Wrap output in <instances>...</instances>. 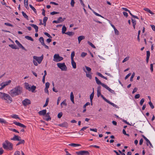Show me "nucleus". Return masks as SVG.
Returning <instances> with one entry per match:
<instances>
[{
    "mask_svg": "<svg viewBox=\"0 0 155 155\" xmlns=\"http://www.w3.org/2000/svg\"><path fill=\"white\" fill-rule=\"evenodd\" d=\"M22 87L18 86L10 91V94L12 97H14L21 94L22 92Z\"/></svg>",
    "mask_w": 155,
    "mask_h": 155,
    "instance_id": "f257e3e1",
    "label": "nucleus"
},
{
    "mask_svg": "<svg viewBox=\"0 0 155 155\" xmlns=\"http://www.w3.org/2000/svg\"><path fill=\"white\" fill-rule=\"evenodd\" d=\"M0 98L5 101L8 104L11 103L12 101V99L8 94L2 92H0Z\"/></svg>",
    "mask_w": 155,
    "mask_h": 155,
    "instance_id": "f03ea898",
    "label": "nucleus"
},
{
    "mask_svg": "<svg viewBox=\"0 0 155 155\" xmlns=\"http://www.w3.org/2000/svg\"><path fill=\"white\" fill-rule=\"evenodd\" d=\"M2 146L3 148L6 150L8 149L9 150H11L13 149L12 143L7 140L5 141L2 144Z\"/></svg>",
    "mask_w": 155,
    "mask_h": 155,
    "instance_id": "7ed1b4c3",
    "label": "nucleus"
},
{
    "mask_svg": "<svg viewBox=\"0 0 155 155\" xmlns=\"http://www.w3.org/2000/svg\"><path fill=\"white\" fill-rule=\"evenodd\" d=\"M11 140L14 141H18L19 142L16 145L17 146H18L21 144H24L25 143V141L24 140H21L20 137L14 135V136L11 139Z\"/></svg>",
    "mask_w": 155,
    "mask_h": 155,
    "instance_id": "20e7f679",
    "label": "nucleus"
},
{
    "mask_svg": "<svg viewBox=\"0 0 155 155\" xmlns=\"http://www.w3.org/2000/svg\"><path fill=\"white\" fill-rule=\"evenodd\" d=\"M63 58L62 57L59 56L58 54H55L54 56L53 61L56 62L60 61L63 60Z\"/></svg>",
    "mask_w": 155,
    "mask_h": 155,
    "instance_id": "39448f33",
    "label": "nucleus"
},
{
    "mask_svg": "<svg viewBox=\"0 0 155 155\" xmlns=\"http://www.w3.org/2000/svg\"><path fill=\"white\" fill-rule=\"evenodd\" d=\"M57 65L58 67L61 69L62 71H66L67 70V67L64 63H58Z\"/></svg>",
    "mask_w": 155,
    "mask_h": 155,
    "instance_id": "423d86ee",
    "label": "nucleus"
},
{
    "mask_svg": "<svg viewBox=\"0 0 155 155\" xmlns=\"http://www.w3.org/2000/svg\"><path fill=\"white\" fill-rule=\"evenodd\" d=\"M44 58L43 55L42 54L41 57H37L34 56L33 58L38 62V64H40Z\"/></svg>",
    "mask_w": 155,
    "mask_h": 155,
    "instance_id": "0eeeda50",
    "label": "nucleus"
},
{
    "mask_svg": "<svg viewBox=\"0 0 155 155\" xmlns=\"http://www.w3.org/2000/svg\"><path fill=\"white\" fill-rule=\"evenodd\" d=\"M22 103L24 106L26 107L30 104L31 103V101L29 99L26 98L22 101Z\"/></svg>",
    "mask_w": 155,
    "mask_h": 155,
    "instance_id": "6e6552de",
    "label": "nucleus"
},
{
    "mask_svg": "<svg viewBox=\"0 0 155 155\" xmlns=\"http://www.w3.org/2000/svg\"><path fill=\"white\" fill-rule=\"evenodd\" d=\"M77 155H84V154L89 155V153L87 151H80L76 152Z\"/></svg>",
    "mask_w": 155,
    "mask_h": 155,
    "instance_id": "1a4fd4ad",
    "label": "nucleus"
},
{
    "mask_svg": "<svg viewBox=\"0 0 155 155\" xmlns=\"http://www.w3.org/2000/svg\"><path fill=\"white\" fill-rule=\"evenodd\" d=\"M49 114V113H48L45 115L43 117L44 119L47 121L51 120V118L50 117Z\"/></svg>",
    "mask_w": 155,
    "mask_h": 155,
    "instance_id": "9d476101",
    "label": "nucleus"
},
{
    "mask_svg": "<svg viewBox=\"0 0 155 155\" xmlns=\"http://www.w3.org/2000/svg\"><path fill=\"white\" fill-rule=\"evenodd\" d=\"M101 97L107 102L109 104L111 105L113 107L114 106V104L113 103L110 102L109 101H108V100H107V99H106L103 95H101Z\"/></svg>",
    "mask_w": 155,
    "mask_h": 155,
    "instance_id": "9b49d317",
    "label": "nucleus"
},
{
    "mask_svg": "<svg viewBox=\"0 0 155 155\" xmlns=\"http://www.w3.org/2000/svg\"><path fill=\"white\" fill-rule=\"evenodd\" d=\"M13 123L17 126H18L20 127H22L23 128H25L26 127L25 125H24V124H23L19 122H18L15 121V122H14Z\"/></svg>",
    "mask_w": 155,
    "mask_h": 155,
    "instance_id": "f8f14e48",
    "label": "nucleus"
},
{
    "mask_svg": "<svg viewBox=\"0 0 155 155\" xmlns=\"http://www.w3.org/2000/svg\"><path fill=\"white\" fill-rule=\"evenodd\" d=\"M84 71L86 73V76L87 78H89L90 79H91L92 78L91 74V72H88L87 73V71L85 70L83 68Z\"/></svg>",
    "mask_w": 155,
    "mask_h": 155,
    "instance_id": "ddd939ff",
    "label": "nucleus"
},
{
    "mask_svg": "<svg viewBox=\"0 0 155 155\" xmlns=\"http://www.w3.org/2000/svg\"><path fill=\"white\" fill-rule=\"evenodd\" d=\"M58 125L61 127H67L68 126V124L66 122H64L61 124H60Z\"/></svg>",
    "mask_w": 155,
    "mask_h": 155,
    "instance_id": "4468645a",
    "label": "nucleus"
},
{
    "mask_svg": "<svg viewBox=\"0 0 155 155\" xmlns=\"http://www.w3.org/2000/svg\"><path fill=\"white\" fill-rule=\"evenodd\" d=\"M94 95V88H93V92L90 95V99L91 105H92V99Z\"/></svg>",
    "mask_w": 155,
    "mask_h": 155,
    "instance_id": "2eb2a0df",
    "label": "nucleus"
},
{
    "mask_svg": "<svg viewBox=\"0 0 155 155\" xmlns=\"http://www.w3.org/2000/svg\"><path fill=\"white\" fill-rule=\"evenodd\" d=\"M142 137L146 140L147 143H148L149 144L150 146L152 147H153V146L150 143V141L144 135H142Z\"/></svg>",
    "mask_w": 155,
    "mask_h": 155,
    "instance_id": "dca6fc26",
    "label": "nucleus"
},
{
    "mask_svg": "<svg viewBox=\"0 0 155 155\" xmlns=\"http://www.w3.org/2000/svg\"><path fill=\"white\" fill-rule=\"evenodd\" d=\"M38 114L40 115L44 116L46 114V110L45 109L40 111L38 112Z\"/></svg>",
    "mask_w": 155,
    "mask_h": 155,
    "instance_id": "f3484780",
    "label": "nucleus"
},
{
    "mask_svg": "<svg viewBox=\"0 0 155 155\" xmlns=\"http://www.w3.org/2000/svg\"><path fill=\"white\" fill-rule=\"evenodd\" d=\"M25 87L29 91H30V86L29 85L28 83L25 82L24 83Z\"/></svg>",
    "mask_w": 155,
    "mask_h": 155,
    "instance_id": "a211bd4d",
    "label": "nucleus"
},
{
    "mask_svg": "<svg viewBox=\"0 0 155 155\" xmlns=\"http://www.w3.org/2000/svg\"><path fill=\"white\" fill-rule=\"evenodd\" d=\"M11 81L10 80H9L8 81H6L5 82H3V83H2V85H3V86L5 87L6 86L9 84L11 83Z\"/></svg>",
    "mask_w": 155,
    "mask_h": 155,
    "instance_id": "6ab92c4d",
    "label": "nucleus"
},
{
    "mask_svg": "<svg viewBox=\"0 0 155 155\" xmlns=\"http://www.w3.org/2000/svg\"><path fill=\"white\" fill-rule=\"evenodd\" d=\"M30 25L35 29L36 32H37L38 31V27L37 26L34 24H30Z\"/></svg>",
    "mask_w": 155,
    "mask_h": 155,
    "instance_id": "aec40b11",
    "label": "nucleus"
},
{
    "mask_svg": "<svg viewBox=\"0 0 155 155\" xmlns=\"http://www.w3.org/2000/svg\"><path fill=\"white\" fill-rule=\"evenodd\" d=\"M150 52L149 51H147L146 62L148 63L149 61V58L150 56Z\"/></svg>",
    "mask_w": 155,
    "mask_h": 155,
    "instance_id": "412c9836",
    "label": "nucleus"
},
{
    "mask_svg": "<svg viewBox=\"0 0 155 155\" xmlns=\"http://www.w3.org/2000/svg\"><path fill=\"white\" fill-rule=\"evenodd\" d=\"M85 37L84 36H80L78 37V43H80L81 41L85 39Z\"/></svg>",
    "mask_w": 155,
    "mask_h": 155,
    "instance_id": "4be33fe9",
    "label": "nucleus"
},
{
    "mask_svg": "<svg viewBox=\"0 0 155 155\" xmlns=\"http://www.w3.org/2000/svg\"><path fill=\"white\" fill-rule=\"evenodd\" d=\"M71 64L73 68L75 69L76 68V63L74 62V60H71Z\"/></svg>",
    "mask_w": 155,
    "mask_h": 155,
    "instance_id": "5701e85b",
    "label": "nucleus"
},
{
    "mask_svg": "<svg viewBox=\"0 0 155 155\" xmlns=\"http://www.w3.org/2000/svg\"><path fill=\"white\" fill-rule=\"evenodd\" d=\"M70 98H71V101L73 102V103H74V96L73 93L72 92H71V93Z\"/></svg>",
    "mask_w": 155,
    "mask_h": 155,
    "instance_id": "b1692460",
    "label": "nucleus"
},
{
    "mask_svg": "<svg viewBox=\"0 0 155 155\" xmlns=\"http://www.w3.org/2000/svg\"><path fill=\"white\" fill-rule=\"evenodd\" d=\"M69 146L73 147H77L78 146H81V145L79 144H76L74 143H71L69 144Z\"/></svg>",
    "mask_w": 155,
    "mask_h": 155,
    "instance_id": "393cba45",
    "label": "nucleus"
},
{
    "mask_svg": "<svg viewBox=\"0 0 155 155\" xmlns=\"http://www.w3.org/2000/svg\"><path fill=\"white\" fill-rule=\"evenodd\" d=\"M66 100H64L62 102L61 104V108H63V105L66 106L67 105V104L66 102Z\"/></svg>",
    "mask_w": 155,
    "mask_h": 155,
    "instance_id": "a878e982",
    "label": "nucleus"
},
{
    "mask_svg": "<svg viewBox=\"0 0 155 155\" xmlns=\"http://www.w3.org/2000/svg\"><path fill=\"white\" fill-rule=\"evenodd\" d=\"M95 79L96 82L97 84L101 85L102 83L101 82V81L98 79V78L97 77H95Z\"/></svg>",
    "mask_w": 155,
    "mask_h": 155,
    "instance_id": "bb28decb",
    "label": "nucleus"
},
{
    "mask_svg": "<svg viewBox=\"0 0 155 155\" xmlns=\"http://www.w3.org/2000/svg\"><path fill=\"white\" fill-rule=\"evenodd\" d=\"M143 10L145 11H147V12L149 13L152 15H153L154 14L151 12L150 9L148 8H143Z\"/></svg>",
    "mask_w": 155,
    "mask_h": 155,
    "instance_id": "cd10ccee",
    "label": "nucleus"
},
{
    "mask_svg": "<svg viewBox=\"0 0 155 155\" xmlns=\"http://www.w3.org/2000/svg\"><path fill=\"white\" fill-rule=\"evenodd\" d=\"M132 22L133 23V27H134V29H135V25H136V21L134 19H133V18L131 19Z\"/></svg>",
    "mask_w": 155,
    "mask_h": 155,
    "instance_id": "c85d7f7f",
    "label": "nucleus"
},
{
    "mask_svg": "<svg viewBox=\"0 0 155 155\" xmlns=\"http://www.w3.org/2000/svg\"><path fill=\"white\" fill-rule=\"evenodd\" d=\"M39 41L41 42V44L42 45V44H44L45 43H44V38L42 37H41L39 38Z\"/></svg>",
    "mask_w": 155,
    "mask_h": 155,
    "instance_id": "c756f323",
    "label": "nucleus"
},
{
    "mask_svg": "<svg viewBox=\"0 0 155 155\" xmlns=\"http://www.w3.org/2000/svg\"><path fill=\"white\" fill-rule=\"evenodd\" d=\"M25 38L29 40H30L31 41H34L33 39L31 37L29 36H26L25 37Z\"/></svg>",
    "mask_w": 155,
    "mask_h": 155,
    "instance_id": "7c9ffc66",
    "label": "nucleus"
},
{
    "mask_svg": "<svg viewBox=\"0 0 155 155\" xmlns=\"http://www.w3.org/2000/svg\"><path fill=\"white\" fill-rule=\"evenodd\" d=\"M66 31V28L64 25L62 28V34H65V31Z\"/></svg>",
    "mask_w": 155,
    "mask_h": 155,
    "instance_id": "2f4dec72",
    "label": "nucleus"
},
{
    "mask_svg": "<svg viewBox=\"0 0 155 155\" xmlns=\"http://www.w3.org/2000/svg\"><path fill=\"white\" fill-rule=\"evenodd\" d=\"M9 46L12 49H16L17 48L16 46L15 45H9Z\"/></svg>",
    "mask_w": 155,
    "mask_h": 155,
    "instance_id": "473e14b6",
    "label": "nucleus"
},
{
    "mask_svg": "<svg viewBox=\"0 0 155 155\" xmlns=\"http://www.w3.org/2000/svg\"><path fill=\"white\" fill-rule=\"evenodd\" d=\"M65 34L69 36H71L74 35V33L72 32L68 31L66 32Z\"/></svg>",
    "mask_w": 155,
    "mask_h": 155,
    "instance_id": "72a5a7b5",
    "label": "nucleus"
},
{
    "mask_svg": "<svg viewBox=\"0 0 155 155\" xmlns=\"http://www.w3.org/2000/svg\"><path fill=\"white\" fill-rule=\"evenodd\" d=\"M36 88V86L33 85L31 87H30V91H31L32 92H33Z\"/></svg>",
    "mask_w": 155,
    "mask_h": 155,
    "instance_id": "f704fd0d",
    "label": "nucleus"
},
{
    "mask_svg": "<svg viewBox=\"0 0 155 155\" xmlns=\"http://www.w3.org/2000/svg\"><path fill=\"white\" fill-rule=\"evenodd\" d=\"M22 14L24 17L25 18H26L27 20H28V16L26 15V14L23 11L22 12Z\"/></svg>",
    "mask_w": 155,
    "mask_h": 155,
    "instance_id": "c9c22d12",
    "label": "nucleus"
},
{
    "mask_svg": "<svg viewBox=\"0 0 155 155\" xmlns=\"http://www.w3.org/2000/svg\"><path fill=\"white\" fill-rule=\"evenodd\" d=\"M0 123L6 124L7 123L5 120L3 118H0Z\"/></svg>",
    "mask_w": 155,
    "mask_h": 155,
    "instance_id": "e433bc0d",
    "label": "nucleus"
},
{
    "mask_svg": "<svg viewBox=\"0 0 155 155\" xmlns=\"http://www.w3.org/2000/svg\"><path fill=\"white\" fill-rule=\"evenodd\" d=\"M75 55V53L74 51L72 52L71 54V60H74V57Z\"/></svg>",
    "mask_w": 155,
    "mask_h": 155,
    "instance_id": "4c0bfd02",
    "label": "nucleus"
},
{
    "mask_svg": "<svg viewBox=\"0 0 155 155\" xmlns=\"http://www.w3.org/2000/svg\"><path fill=\"white\" fill-rule=\"evenodd\" d=\"M49 99L48 98H47L46 100V102L45 104L44 105L43 107H45L47 106L48 104V101H49Z\"/></svg>",
    "mask_w": 155,
    "mask_h": 155,
    "instance_id": "58836bf2",
    "label": "nucleus"
},
{
    "mask_svg": "<svg viewBox=\"0 0 155 155\" xmlns=\"http://www.w3.org/2000/svg\"><path fill=\"white\" fill-rule=\"evenodd\" d=\"M88 43L89 44V45H90L93 48H96L95 46L91 42H90L89 41H87Z\"/></svg>",
    "mask_w": 155,
    "mask_h": 155,
    "instance_id": "ea45409f",
    "label": "nucleus"
},
{
    "mask_svg": "<svg viewBox=\"0 0 155 155\" xmlns=\"http://www.w3.org/2000/svg\"><path fill=\"white\" fill-rule=\"evenodd\" d=\"M29 6L30 8L34 12H36V9L31 5L30 4Z\"/></svg>",
    "mask_w": 155,
    "mask_h": 155,
    "instance_id": "a19ab883",
    "label": "nucleus"
},
{
    "mask_svg": "<svg viewBox=\"0 0 155 155\" xmlns=\"http://www.w3.org/2000/svg\"><path fill=\"white\" fill-rule=\"evenodd\" d=\"M85 67L87 71L88 72H91V68L86 66H85Z\"/></svg>",
    "mask_w": 155,
    "mask_h": 155,
    "instance_id": "79ce46f5",
    "label": "nucleus"
},
{
    "mask_svg": "<svg viewBox=\"0 0 155 155\" xmlns=\"http://www.w3.org/2000/svg\"><path fill=\"white\" fill-rule=\"evenodd\" d=\"M93 13L96 16H99V17H101L102 18H104L103 17H102L101 15L98 14V13H97V12H95V11H93Z\"/></svg>",
    "mask_w": 155,
    "mask_h": 155,
    "instance_id": "37998d69",
    "label": "nucleus"
},
{
    "mask_svg": "<svg viewBox=\"0 0 155 155\" xmlns=\"http://www.w3.org/2000/svg\"><path fill=\"white\" fill-rule=\"evenodd\" d=\"M103 87L105 88L107 90H108V89L109 88V87H108L107 85H106L104 84V83H103L101 85Z\"/></svg>",
    "mask_w": 155,
    "mask_h": 155,
    "instance_id": "c03bdc74",
    "label": "nucleus"
},
{
    "mask_svg": "<svg viewBox=\"0 0 155 155\" xmlns=\"http://www.w3.org/2000/svg\"><path fill=\"white\" fill-rule=\"evenodd\" d=\"M129 58V57L127 56L122 61V63H124L125 62L128 61Z\"/></svg>",
    "mask_w": 155,
    "mask_h": 155,
    "instance_id": "a18cd8bd",
    "label": "nucleus"
},
{
    "mask_svg": "<svg viewBox=\"0 0 155 155\" xmlns=\"http://www.w3.org/2000/svg\"><path fill=\"white\" fill-rule=\"evenodd\" d=\"M12 117L13 118L20 119V118L18 116V115H14L12 116Z\"/></svg>",
    "mask_w": 155,
    "mask_h": 155,
    "instance_id": "49530a36",
    "label": "nucleus"
},
{
    "mask_svg": "<svg viewBox=\"0 0 155 155\" xmlns=\"http://www.w3.org/2000/svg\"><path fill=\"white\" fill-rule=\"evenodd\" d=\"M135 75V73L134 72H133L132 74V75H131V78H130V81H132L133 80V78H134Z\"/></svg>",
    "mask_w": 155,
    "mask_h": 155,
    "instance_id": "de8ad7c7",
    "label": "nucleus"
},
{
    "mask_svg": "<svg viewBox=\"0 0 155 155\" xmlns=\"http://www.w3.org/2000/svg\"><path fill=\"white\" fill-rule=\"evenodd\" d=\"M149 104L152 109H153L154 108V106L153 105V104L150 101L149 102Z\"/></svg>",
    "mask_w": 155,
    "mask_h": 155,
    "instance_id": "09e8293b",
    "label": "nucleus"
},
{
    "mask_svg": "<svg viewBox=\"0 0 155 155\" xmlns=\"http://www.w3.org/2000/svg\"><path fill=\"white\" fill-rule=\"evenodd\" d=\"M87 54V53L84 52H83L81 53V56L82 57H85Z\"/></svg>",
    "mask_w": 155,
    "mask_h": 155,
    "instance_id": "8fccbe9b",
    "label": "nucleus"
},
{
    "mask_svg": "<svg viewBox=\"0 0 155 155\" xmlns=\"http://www.w3.org/2000/svg\"><path fill=\"white\" fill-rule=\"evenodd\" d=\"M62 112H60L59 113L58 115V117L59 118H60L62 115Z\"/></svg>",
    "mask_w": 155,
    "mask_h": 155,
    "instance_id": "3c124183",
    "label": "nucleus"
},
{
    "mask_svg": "<svg viewBox=\"0 0 155 155\" xmlns=\"http://www.w3.org/2000/svg\"><path fill=\"white\" fill-rule=\"evenodd\" d=\"M144 98L142 99L140 101V104L141 105H143V103H144Z\"/></svg>",
    "mask_w": 155,
    "mask_h": 155,
    "instance_id": "603ef678",
    "label": "nucleus"
},
{
    "mask_svg": "<svg viewBox=\"0 0 155 155\" xmlns=\"http://www.w3.org/2000/svg\"><path fill=\"white\" fill-rule=\"evenodd\" d=\"M48 19V18L47 17H45L43 19V23H46L47 20Z\"/></svg>",
    "mask_w": 155,
    "mask_h": 155,
    "instance_id": "864d4df0",
    "label": "nucleus"
},
{
    "mask_svg": "<svg viewBox=\"0 0 155 155\" xmlns=\"http://www.w3.org/2000/svg\"><path fill=\"white\" fill-rule=\"evenodd\" d=\"M15 42L20 47L22 45L17 40L15 41Z\"/></svg>",
    "mask_w": 155,
    "mask_h": 155,
    "instance_id": "5fc2aeb1",
    "label": "nucleus"
},
{
    "mask_svg": "<svg viewBox=\"0 0 155 155\" xmlns=\"http://www.w3.org/2000/svg\"><path fill=\"white\" fill-rule=\"evenodd\" d=\"M59 13L58 12H52L50 13V14L52 15L56 14H58Z\"/></svg>",
    "mask_w": 155,
    "mask_h": 155,
    "instance_id": "6e6d98bb",
    "label": "nucleus"
},
{
    "mask_svg": "<svg viewBox=\"0 0 155 155\" xmlns=\"http://www.w3.org/2000/svg\"><path fill=\"white\" fill-rule=\"evenodd\" d=\"M123 133L124 135H127V136H129V134H127L126 133V132L125 130L124 129H123Z\"/></svg>",
    "mask_w": 155,
    "mask_h": 155,
    "instance_id": "4d7b16f0",
    "label": "nucleus"
},
{
    "mask_svg": "<svg viewBox=\"0 0 155 155\" xmlns=\"http://www.w3.org/2000/svg\"><path fill=\"white\" fill-rule=\"evenodd\" d=\"M50 85V83L49 82H46L45 83V87L46 88H48L49 87Z\"/></svg>",
    "mask_w": 155,
    "mask_h": 155,
    "instance_id": "13d9d810",
    "label": "nucleus"
},
{
    "mask_svg": "<svg viewBox=\"0 0 155 155\" xmlns=\"http://www.w3.org/2000/svg\"><path fill=\"white\" fill-rule=\"evenodd\" d=\"M75 2H74V0H71V5L72 7H73L74 6V5Z\"/></svg>",
    "mask_w": 155,
    "mask_h": 155,
    "instance_id": "bf43d9fd",
    "label": "nucleus"
},
{
    "mask_svg": "<svg viewBox=\"0 0 155 155\" xmlns=\"http://www.w3.org/2000/svg\"><path fill=\"white\" fill-rule=\"evenodd\" d=\"M44 34L47 36L48 37L51 38L52 37L47 32H45Z\"/></svg>",
    "mask_w": 155,
    "mask_h": 155,
    "instance_id": "052dcab7",
    "label": "nucleus"
},
{
    "mask_svg": "<svg viewBox=\"0 0 155 155\" xmlns=\"http://www.w3.org/2000/svg\"><path fill=\"white\" fill-rule=\"evenodd\" d=\"M107 90L112 94L115 93L114 91V90L111 89L110 87H109V88Z\"/></svg>",
    "mask_w": 155,
    "mask_h": 155,
    "instance_id": "680f3d73",
    "label": "nucleus"
},
{
    "mask_svg": "<svg viewBox=\"0 0 155 155\" xmlns=\"http://www.w3.org/2000/svg\"><path fill=\"white\" fill-rule=\"evenodd\" d=\"M97 96L98 97L100 96H101L102 95L101 94V91H97Z\"/></svg>",
    "mask_w": 155,
    "mask_h": 155,
    "instance_id": "e2e57ef3",
    "label": "nucleus"
},
{
    "mask_svg": "<svg viewBox=\"0 0 155 155\" xmlns=\"http://www.w3.org/2000/svg\"><path fill=\"white\" fill-rule=\"evenodd\" d=\"M140 95L139 94H136L134 97V98L135 99H137L139 98L140 97Z\"/></svg>",
    "mask_w": 155,
    "mask_h": 155,
    "instance_id": "0e129e2a",
    "label": "nucleus"
},
{
    "mask_svg": "<svg viewBox=\"0 0 155 155\" xmlns=\"http://www.w3.org/2000/svg\"><path fill=\"white\" fill-rule=\"evenodd\" d=\"M14 155H20V152L19 151H17L15 152Z\"/></svg>",
    "mask_w": 155,
    "mask_h": 155,
    "instance_id": "69168bd1",
    "label": "nucleus"
},
{
    "mask_svg": "<svg viewBox=\"0 0 155 155\" xmlns=\"http://www.w3.org/2000/svg\"><path fill=\"white\" fill-rule=\"evenodd\" d=\"M10 130L12 131H13V132H16V133H19V132L17 130H16V129H12V128H11V129H10Z\"/></svg>",
    "mask_w": 155,
    "mask_h": 155,
    "instance_id": "338daca9",
    "label": "nucleus"
},
{
    "mask_svg": "<svg viewBox=\"0 0 155 155\" xmlns=\"http://www.w3.org/2000/svg\"><path fill=\"white\" fill-rule=\"evenodd\" d=\"M5 25L7 26H9L12 27L13 25L11 24H10L8 23H5Z\"/></svg>",
    "mask_w": 155,
    "mask_h": 155,
    "instance_id": "774afa93",
    "label": "nucleus"
}]
</instances>
